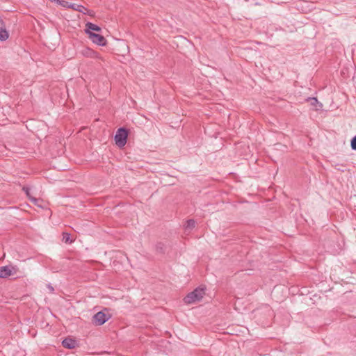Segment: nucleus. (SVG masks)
<instances>
[{
    "mask_svg": "<svg viewBox=\"0 0 356 356\" xmlns=\"http://www.w3.org/2000/svg\"><path fill=\"white\" fill-rule=\"evenodd\" d=\"M204 290L202 288H197L188 293L184 299L185 303L192 304L200 301L204 295Z\"/></svg>",
    "mask_w": 356,
    "mask_h": 356,
    "instance_id": "f257e3e1",
    "label": "nucleus"
},
{
    "mask_svg": "<svg viewBox=\"0 0 356 356\" xmlns=\"http://www.w3.org/2000/svg\"><path fill=\"white\" fill-rule=\"evenodd\" d=\"M127 130L124 128H120L115 136L116 145L120 147H124L127 143Z\"/></svg>",
    "mask_w": 356,
    "mask_h": 356,
    "instance_id": "f03ea898",
    "label": "nucleus"
},
{
    "mask_svg": "<svg viewBox=\"0 0 356 356\" xmlns=\"http://www.w3.org/2000/svg\"><path fill=\"white\" fill-rule=\"evenodd\" d=\"M88 38L93 43L97 45L105 46L106 44V38L99 33H90Z\"/></svg>",
    "mask_w": 356,
    "mask_h": 356,
    "instance_id": "7ed1b4c3",
    "label": "nucleus"
},
{
    "mask_svg": "<svg viewBox=\"0 0 356 356\" xmlns=\"http://www.w3.org/2000/svg\"><path fill=\"white\" fill-rule=\"evenodd\" d=\"M109 319V316L106 315L102 312H97L94 316V321L98 325H102L105 323Z\"/></svg>",
    "mask_w": 356,
    "mask_h": 356,
    "instance_id": "20e7f679",
    "label": "nucleus"
},
{
    "mask_svg": "<svg viewBox=\"0 0 356 356\" xmlns=\"http://www.w3.org/2000/svg\"><path fill=\"white\" fill-rule=\"evenodd\" d=\"M101 31H102V29L99 26H97L95 24H92L91 22H88L86 24L85 32L88 36L90 35V33H95L94 31L101 32Z\"/></svg>",
    "mask_w": 356,
    "mask_h": 356,
    "instance_id": "39448f33",
    "label": "nucleus"
},
{
    "mask_svg": "<svg viewBox=\"0 0 356 356\" xmlns=\"http://www.w3.org/2000/svg\"><path fill=\"white\" fill-rule=\"evenodd\" d=\"M13 268L6 266L0 267V277L4 278L10 276L13 274Z\"/></svg>",
    "mask_w": 356,
    "mask_h": 356,
    "instance_id": "423d86ee",
    "label": "nucleus"
},
{
    "mask_svg": "<svg viewBox=\"0 0 356 356\" xmlns=\"http://www.w3.org/2000/svg\"><path fill=\"white\" fill-rule=\"evenodd\" d=\"M62 344L65 348L72 349L76 346L77 343L73 339L66 338L62 341Z\"/></svg>",
    "mask_w": 356,
    "mask_h": 356,
    "instance_id": "0eeeda50",
    "label": "nucleus"
},
{
    "mask_svg": "<svg viewBox=\"0 0 356 356\" xmlns=\"http://www.w3.org/2000/svg\"><path fill=\"white\" fill-rule=\"evenodd\" d=\"M74 10L79 11L80 13H83L84 14L90 15V11L88 10L86 8L83 6L82 5H79L76 3H71L70 8Z\"/></svg>",
    "mask_w": 356,
    "mask_h": 356,
    "instance_id": "6e6552de",
    "label": "nucleus"
},
{
    "mask_svg": "<svg viewBox=\"0 0 356 356\" xmlns=\"http://www.w3.org/2000/svg\"><path fill=\"white\" fill-rule=\"evenodd\" d=\"M83 54L86 56L90 57V58H99V54L96 51H93L91 49H86L83 51Z\"/></svg>",
    "mask_w": 356,
    "mask_h": 356,
    "instance_id": "1a4fd4ad",
    "label": "nucleus"
},
{
    "mask_svg": "<svg viewBox=\"0 0 356 356\" xmlns=\"http://www.w3.org/2000/svg\"><path fill=\"white\" fill-rule=\"evenodd\" d=\"M195 227V222L194 220H188L184 225L186 231H191Z\"/></svg>",
    "mask_w": 356,
    "mask_h": 356,
    "instance_id": "9d476101",
    "label": "nucleus"
},
{
    "mask_svg": "<svg viewBox=\"0 0 356 356\" xmlns=\"http://www.w3.org/2000/svg\"><path fill=\"white\" fill-rule=\"evenodd\" d=\"M308 100L310 101L312 106H315L316 110L321 109L323 106L322 104L318 102L315 97L309 98Z\"/></svg>",
    "mask_w": 356,
    "mask_h": 356,
    "instance_id": "9b49d317",
    "label": "nucleus"
},
{
    "mask_svg": "<svg viewBox=\"0 0 356 356\" xmlns=\"http://www.w3.org/2000/svg\"><path fill=\"white\" fill-rule=\"evenodd\" d=\"M51 1H54L56 3L59 4L60 6L64 7V8H70L71 3L64 1V0H51Z\"/></svg>",
    "mask_w": 356,
    "mask_h": 356,
    "instance_id": "f8f14e48",
    "label": "nucleus"
},
{
    "mask_svg": "<svg viewBox=\"0 0 356 356\" xmlns=\"http://www.w3.org/2000/svg\"><path fill=\"white\" fill-rule=\"evenodd\" d=\"M23 190L25 191V193H26V195L29 197L30 200H31L33 202H34V203H35V204H36V203H37V202H38V200L36 198L31 197L30 196V194H29V188L24 187V188H23Z\"/></svg>",
    "mask_w": 356,
    "mask_h": 356,
    "instance_id": "ddd939ff",
    "label": "nucleus"
},
{
    "mask_svg": "<svg viewBox=\"0 0 356 356\" xmlns=\"http://www.w3.org/2000/svg\"><path fill=\"white\" fill-rule=\"evenodd\" d=\"M350 147L352 149L356 150V136L352 138L350 142Z\"/></svg>",
    "mask_w": 356,
    "mask_h": 356,
    "instance_id": "4468645a",
    "label": "nucleus"
},
{
    "mask_svg": "<svg viewBox=\"0 0 356 356\" xmlns=\"http://www.w3.org/2000/svg\"><path fill=\"white\" fill-rule=\"evenodd\" d=\"M63 241L65 242H72V240L70 239V235L69 234H65L63 236Z\"/></svg>",
    "mask_w": 356,
    "mask_h": 356,
    "instance_id": "2eb2a0df",
    "label": "nucleus"
},
{
    "mask_svg": "<svg viewBox=\"0 0 356 356\" xmlns=\"http://www.w3.org/2000/svg\"><path fill=\"white\" fill-rule=\"evenodd\" d=\"M47 288H48V289L49 290V291H50L51 293H53V292H54V287H53L51 284H48V285H47Z\"/></svg>",
    "mask_w": 356,
    "mask_h": 356,
    "instance_id": "dca6fc26",
    "label": "nucleus"
}]
</instances>
